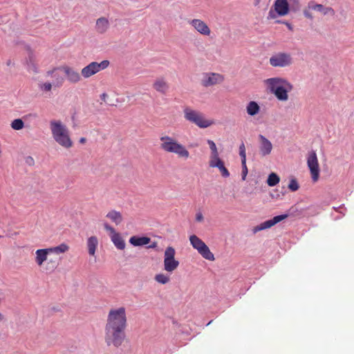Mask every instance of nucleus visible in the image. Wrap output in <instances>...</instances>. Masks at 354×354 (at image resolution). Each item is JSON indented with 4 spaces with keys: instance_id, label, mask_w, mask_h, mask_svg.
<instances>
[{
    "instance_id": "obj_1",
    "label": "nucleus",
    "mask_w": 354,
    "mask_h": 354,
    "mask_svg": "<svg viewBox=\"0 0 354 354\" xmlns=\"http://www.w3.org/2000/svg\"><path fill=\"white\" fill-rule=\"evenodd\" d=\"M127 325L124 307L112 308L109 310L104 328V341L107 346L120 347L125 339Z\"/></svg>"
},
{
    "instance_id": "obj_2",
    "label": "nucleus",
    "mask_w": 354,
    "mask_h": 354,
    "mask_svg": "<svg viewBox=\"0 0 354 354\" xmlns=\"http://www.w3.org/2000/svg\"><path fill=\"white\" fill-rule=\"evenodd\" d=\"M270 93L274 95L279 101L286 102L288 100V93L293 89V85L286 79L282 77H271L264 81Z\"/></svg>"
},
{
    "instance_id": "obj_3",
    "label": "nucleus",
    "mask_w": 354,
    "mask_h": 354,
    "mask_svg": "<svg viewBox=\"0 0 354 354\" xmlns=\"http://www.w3.org/2000/svg\"><path fill=\"white\" fill-rule=\"evenodd\" d=\"M160 148L164 152L175 154L178 158L183 160L190 158V153L187 147L174 138L169 136H162L160 138Z\"/></svg>"
},
{
    "instance_id": "obj_4",
    "label": "nucleus",
    "mask_w": 354,
    "mask_h": 354,
    "mask_svg": "<svg viewBox=\"0 0 354 354\" xmlns=\"http://www.w3.org/2000/svg\"><path fill=\"white\" fill-rule=\"evenodd\" d=\"M50 128L54 140L62 147L69 149L73 146L67 127L60 120H52Z\"/></svg>"
},
{
    "instance_id": "obj_5",
    "label": "nucleus",
    "mask_w": 354,
    "mask_h": 354,
    "mask_svg": "<svg viewBox=\"0 0 354 354\" xmlns=\"http://www.w3.org/2000/svg\"><path fill=\"white\" fill-rule=\"evenodd\" d=\"M184 117L186 120L202 129L209 127L214 123L213 120L206 119L203 113L188 107L184 109Z\"/></svg>"
},
{
    "instance_id": "obj_6",
    "label": "nucleus",
    "mask_w": 354,
    "mask_h": 354,
    "mask_svg": "<svg viewBox=\"0 0 354 354\" xmlns=\"http://www.w3.org/2000/svg\"><path fill=\"white\" fill-rule=\"evenodd\" d=\"M189 241L192 247L196 249L204 259L209 261H214L215 259L214 254L210 251L207 245L197 236H190Z\"/></svg>"
},
{
    "instance_id": "obj_7",
    "label": "nucleus",
    "mask_w": 354,
    "mask_h": 354,
    "mask_svg": "<svg viewBox=\"0 0 354 354\" xmlns=\"http://www.w3.org/2000/svg\"><path fill=\"white\" fill-rule=\"evenodd\" d=\"M176 251L173 247H167L164 253V269L167 272H174L179 266L178 261L175 259Z\"/></svg>"
},
{
    "instance_id": "obj_8",
    "label": "nucleus",
    "mask_w": 354,
    "mask_h": 354,
    "mask_svg": "<svg viewBox=\"0 0 354 354\" xmlns=\"http://www.w3.org/2000/svg\"><path fill=\"white\" fill-rule=\"evenodd\" d=\"M269 62L273 67L284 68L292 64V57L289 53H278L270 57Z\"/></svg>"
},
{
    "instance_id": "obj_9",
    "label": "nucleus",
    "mask_w": 354,
    "mask_h": 354,
    "mask_svg": "<svg viewBox=\"0 0 354 354\" xmlns=\"http://www.w3.org/2000/svg\"><path fill=\"white\" fill-rule=\"evenodd\" d=\"M307 165L310 170L313 181L314 183L317 182L319 178L320 169L317 153L315 151H311L308 153Z\"/></svg>"
},
{
    "instance_id": "obj_10",
    "label": "nucleus",
    "mask_w": 354,
    "mask_h": 354,
    "mask_svg": "<svg viewBox=\"0 0 354 354\" xmlns=\"http://www.w3.org/2000/svg\"><path fill=\"white\" fill-rule=\"evenodd\" d=\"M109 64V62L108 60H104L100 63L93 62L82 69V75L85 78H88L107 68Z\"/></svg>"
},
{
    "instance_id": "obj_11",
    "label": "nucleus",
    "mask_w": 354,
    "mask_h": 354,
    "mask_svg": "<svg viewBox=\"0 0 354 354\" xmlns=\"http://www.w3.org/2000/svg\"><path fill=\"white\" fill-rule=\"evenodd\" d=\"M274 10H270L268 12V17L274 19L278 16H286L289 13L290 8L287 0H275L274 5Z\"/></svg>"
},
{
    "instance_id": "obj_12",
    "label": "nucleus",
    "mask_w": 354,
    "mask_h": 354,
    "mask_svg": "<svg viewBox=\"0 0 354 354\" xmlns=\"http://www.w3.org/2000/svg\"><path fill=\"white\" fill-rule=\"evenodd\" d=\"M224 81V76L216 73H205L203 75L201 84L205 87L212 86L221 84Z\"/></svg>"
},
{
    "instance_id": "obj_13",
    "label": "nucleus",
    "mask_w": 354,
    "mask_h": 354,
    "mask_svg": "<svg viewBox=\"0 0 354 354\" xmlns=\"http://www.w3.org/2000/svg\"><path fill=\"white\" fill-rule=\"evenodd\" d=\"M189 24L200 35L209 37L211 29L207 23L200 19H192L188 21Z\"/></svg>"
},
{
    "instance_id": "obj_14",
    "label": "nucleus",
    "mask_w": 354,
    "mask_h": 354,
    "mask_svg": "<svg viewBox=\"0 0 354 354\" xmlns=\"http://www.w3.org/2000/svg\"><path fill=\"white\" fill-rule=\"evenodd\" d=\"M104 227L109 232L111 239L115 246L119 250H124L125 248V243L121 235L117 232L112 226L106 223H104Z\"/></svg>"
},
{
    "instance_id": "obj_15",
    "label": "nucleus",
    "mask_w": 354,
    "mask_h": 354,
    "mask_svg": "<svg viewBox=\"0 0 354 354\" xmlns=\"http://www.w3.org/2000/svg\"><path fill=\"white\" fill-rule=\"evenodd\" d=\"M287 217H288L287 214H281V215L276 216L274 218H272V219L266 221L261 223V224L255 226L253 228L252 232L254 234H256L257 232H258L261 230L270 228L271 227L274 226L279 222L284 220Z\"/></svg>"
},
{
    "instance_id": "obj_16",
    "label": "nucleus",
    "mask_w": 354,
    "mask_h": 354,
    "mask_svg": "<svg viewBox=\"0 0 354 354\" xmlns=\"http://www.w3.org/2000/svg\"><path fill=\"white\" fill-rule=\"evenodd\" d=\"M152 88L162 95H166L170 88L169 83L166 77L161 76L155 79L152 84Z\"/></svg>"
},
{
    "instance_id": "obj_17",
    "label": "nucleus",
    "mask_w": 354,
    "mask_h": 354,
    "mask_svg": "<svg viewBox=\"0 0 354 354\" xmlns=\"http://www.w3.org/2000/svg\"><path fill=\"white\" fill-rule=\"evenodd\" d=\"M60 71L64 73L67 80L71 83H77L81 80V76L78 71L72 67L66 65L62 66L60 67Z\"/></svg>"
},
{
    "instance_id": "obj_18",
    "label": "nucleus",
    "mask_w": 354,
    "mask_h": 354,
    "mask_svg": "<svg viewBox=\"0 0 354 354\" xmlns=\"http://www.w3.org/2000/svg\"><path fill=\"white\" fill-rule=\"evenodd\" d=\"M59 70H60V67L55 68L46 72V76L53 78L52 82L53 83L54 88L61 87L64 82V77L59 73Z\"/></svg>"
},
{
    "instance_id": "obj_19",
    "label": "nucleus",
    "mask_w": 354,
    "mask_h": 354,
    "mask_svg": "<svg viewBox=\"0 0 354 354\" xmlns=\"http://www.w3.org/2000/svg\"><path fill=\"white\" fill-rule=\"evenodd\" d=\"M209 165L210 167H212V168H214V167L218 168L223 177L227 178L230 176V172L227 170V169L225 167L224 162L220 158V157L216 158L213 160H209Z\"/></svg>"
},
{
    "instance_id": "obj_20",
    "label": "nucleus",
    "mask_w": 354,
    "mask_h": 354,
    "mask_svg": "<svg viewBox=\"0 0 354 354\" xmlns=\"http://www.w3.org/2000/svg\"><path fill=\"white\" fill-rule=\"evenodd\" d=\"M308 8L311 9L313 10H317V11L322 13L324 15H330L331 16H334L335 14V10L332 8L324 7L322 4L315 3L313 1H311L308 3Z\"/></svg>"
},
{
    "instance_id": "obj_21",
    "label": "nucleus",
    "mask_w": 354,
    "mask_h": 354,
    "mask_svg": "<svg viewBox=\"0 0 354 354\" xmlns=\"http://www.w3.org/2000/svg\"><path fill=\"white\" fill-rule=\"evenodd\" d=\"M110 27V22L106 17H102L96 20L95 30L99 34L105 33Z\"/></svg>"
},
{
    "instance_id": "obj_22",
    "label": "nucleus",
    "mask_w": 354,
    "mask_h": 354,
    "mask_svg": "<svg viewBox=\"0 0 354 354\" xmlns=\"http://www.w3.org/2000/svg\"><path fill=\"white\" fill-rule=\"evenodd\" d=\"M261 140L260 151L263 156L268 155L271 153L272 149V145L270 140L262 135H259Z\"/></svg>"
},
{
    "instance_id": "obj_23",
    "label": "nucleus",
    "mask_w": 354,
    "mask_h": 354,
    "mask_svg": "<svg viewBox=\"0 0 354 354\" xmlns=\"http://www.w3.org/2000/svg\"><path fill=\"white\" fill-rule=\"evenodd\" d=\"M48 254V248L38 249L35 251V263L38 266L41 267L47 260Z\"/></svg>"
},
{
    "instance_id": "obj_24",
    "label": "nucleus",
    "mask_w": 354,
    "mask_h": 354,
    "mask_svg": "<svg viewBox=\"0 0 354 354\" xmlns=\"http://www.w3.org/2000/svg\"><path fill=\"white\" fill-rule=\"evenodd\" d=\"M151 239L147 236H133L129 239V243L133 246H142L149 243Z\"/></svg>"
},
{
    "instance_id": "obj_25",
    "label": "nucleus",
    "mask_w": 354,
    "mask_h": 354,
    "mask_svg": "<svg viewBox=\"0 0 354 354\" xmlns=\"http://www.w3.org/2000/svg\"><path fill=\"white\" fill-rule=\"evenodd\" d=\"M97 245H98V240L96 236H92L88 239L87 248H88V254L91 256L95 255Z\"/></svg>"
},
{
    "instance_id": "obj_26",
    "label": "nucleus",
    "mask_w": 354,
    "mask_h": 354,
    "mask_svg": "<svg viewBox=\"0 0 354 354\" xmlns=\"http://www.w3.org/2000/svg\"><path fill=\"white\" fill-rule=\"evenodd\" d=\"M106 216L116 225L120 224L123 219L121 213L115 210L109 212Z\"/></svg>"
},
{
    "instance_id": "obj_27",
    "label": "nucleus",
    "mask_w": 354,
    "mask_h": 354,
    "mask_svg": "<svg viewBox=\"0 0 354 354\" xmlns=\"http://www.w3.org/2000/svg\"><path fill=\"white\" fill-rule=\"evenodd\" d=\"M247 113L250 116L258 114L260 111L259 105L254 101H250L246 106Z\"/></svg>"
},
{
    "instance_id": "obj_28",
    "label": "nucleus",
    "mask_w": 354,
    "mask_h": 354,
    "mask_svg": "<svg viewBox=\"0 0 354 354\" xmlns=\"http://www.w3.org/2000/svg\"><path fill=\"white\" fill-rule=\"evenodd\" d=\"M69 250V246L66 243H62L55 247L48 248L50 253H55L57 254L65 253Z\"/></svg>"
},
{
    "instance_id": "obj_29",
    "label": "nucleus",
    "mask_w": 354,
    "mask_h": 354,
    "mask_svg": "<svg viewBox=\"0 0 354 354\" xmlns=\"http://www.w3.org/2000/svg\"><path fill=\"white\" fill-rule=\"evenodd\" d=\"M207 144L209 145V147L210 150H211V154H210V156H209V160H213V159H215L216 158H218L219 157V153H218L216 145L214 143V142L213 140H207Z\"/></svg>"
},
{
    "instance_id": "obj_30",
    "label": "nucleus",
    "mask_w": 354,
    "mask_h": 354,
    "mask_svg": "<svg viewBox=\"0 0 354 354\" xmlns=\"http://www.w3.org/2000/svg\"><path fill=\"white\" fill-rule=\"evenodd\" d=\"M280 178L275 173H271L268 178L267 183L270 187H274L279 183Z\"/></svg>"
},
{
    "instance_id": "obj_31",
    "label": "nucleus",
    "mask_w": 354,
    "mask_h": 354,
    "mask_svg": "<svg viewBox=\"0 0 354 354\" xmlns=\"http://www.w3.org/2000/svg\"><path fill=\"white\" fill-rule=\"evenodd\" d=\"M11 127L15 130H21L24 127V123L21 119H15L11 122Z\"/></svg>"
},
{
    "instance_id": "obj_32",
    "label": "nucleus",
    "mask_w": 354,
    "mask_h": 354,
    "mask_svg": "<svg viewBox=\"0 0 354 354\" xmlns=\"http://www.w3.org/2000/svg\"><path fill=\"white\" fill-rule=\"evenodd\" d=\"M155 280L161 284H166L169 281V277L165 274H158L155 276Z\"/></svg>"
},
{
    "instance_id": "obj_33",
    "label": "nucleus",
    "mask_w": 354,
    "mask_h": 354,
    "mask_svg": "<svg viewBox=\"0 0 354 354\" xmlns=\"http://www.w3.org/2000/svg\"><path fill=\"white\" fill-rule=\"evenodd\" d=\"M39 87L43 91L49 92V91H51V89L54 86H53V82H44V83L39 84Z\"/></svg>"
},
{
    "instance_id": "obj_34",
    "label": "nucleus",
    "mask_w": 354,
    "mask_h": 354,
    "mask_svg": "<svg viewBox=\"0 0 354 354\" xmlns=\"http://www.w3.org/2000/svg\"><path fill=\"white\" fill-rule=\"evenodd\" d=\"M288 188L292 192H295L299 189V185L296 179L292 178L290 180L288 185Z\"/></svg>"
},
{
    "instance_id": "obj_35",
    "label": "nucleus",
    "mask_w": 354,
    "mask_h": 354,
    "mask_svg": "<svg viewBox=\"0 0 354 354\" xmlns=\"http://www.w3.org/2000/svg\"><path fill=\"white\" fill-rule=\"evenodd\" d=\"M241 165H242V180H245L248 173V169L246 165V160H241Z\"/></svg>"
},
{
    "instance_id": "obj_36",
    "label": "nucleus",
    "mask_w": 354,
    "mask_h": 354,
    "mask_svg": "<svg viewBox=\"0 0 354 354\" xmlns=\"http://www.w3.org/2000/svg\"><path fill=\"white\" fill-rule=\"evenodd\" d=\"M28 66L30 69L32 70L35 73H37V66L35 63V60L32 56L30 57L29 61L28 62Z\"/></svg>"
},
{
    "instance_id": "obj_37",
    "label": "nucleus",
    "mask_w": 354,
    "mask_h": 354,
    "mask_svg": "<svg viewBox=\"0 0 354 354\" xmlns=\"http://www.w3.org/2000/svg\"><path fill=\"white\" fill-rule=\"evenodd\" d=\"M239 155L241 158V160H246L245 147V145L243 143H242L239 146Z\"/></svg>"
},
{
    "instance_id": "obj_38",
    "label": "nucleus",
    "mask_w": 354,
    "mask_h": 354,
    "mask_svg": "<svg viewBox=\"0 0 354 354\" xmlns=\"http://www.w3.org/2000/svg\"><path fill=\"white\" fill-rule=\"evenodd\" d=\"M311 9H309L308 8L307 9H305L304 10V16L308 18V19H313V16L312 15V13L310 12Z\"/></svg>"
},
{
    "instance_id": "obj_39",
    "label": "nucleus",
    "mask_w": 354,
    "mask_h": 354,
    "mask_svg": "<svg viewBox=\"0 0 354 354\" xmlns=\"http://www.w3.org/2000/svg\"><path fill=\"white\" fill-rule=\"evenodd\" d=\"M204 219L203 215L201 212H198L196 214V221L198 222H201Z\"/></svg>"
},
{
    "instance_id": "obj_40",
    "label": "nucleus",
    "mask_w": 354,
    "mask_h": 354,
    "mask_svg": "<svg viewBox=\"0 0 354 354\" xmlns=\"http://www.w3.org/2000/svg\"><path fill=\"white\" fill-rule=\"evenodd\" d=\"M80 143L84 144L86 142V139L85 138H81L79 140Z\"/></svg>"
},
{
    "instance_id": "obj_41",
    "label": "nucleus",
    "mask_w": 354,
    "mask_h": 354,
    "mask_svg": "<svg viewBox=\"0 0 354 354\" xmlns=\"http://www.w3.org/2000/svg\"><path fill=\"white\" fill-rule=\"evenodd\" d=\"M106 96V93H103L101 96L102 99H104L105 97Z\"/></svg>"
},
{
    "instance_id": "obj_42",
    "label": "nucleus",
    "mask_w": 354,
    "mask_h": 354,
    "mask_svg": "<svg viewBox=\"0 0 354 354\" xmlns=\"http://www.w3.org/2000/svg\"><path fill=\"white\" fill-rule=\"evenodd\" d=\"M286 24L287 25L288 28H289V29H291L290 24H289L288 23H286Z\"/></svg>"
}]
</instances>
